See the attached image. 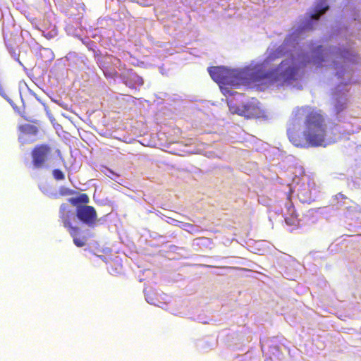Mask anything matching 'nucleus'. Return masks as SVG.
Listing matches in <instances>:
<instances>
[{
    "label": "nucleus",
    "mask_w": 361,
    "mask_h": 361,
    "mask_svg": "<svg viewBox=\"0 0 361 361\" xmlns=\"http://www.w3.org/2000/svg\"><path fill=\"white\" fill-rule=\"evenodd\" d=\"M52 174H53L54 178L56 180H62L65 178V176H64L63 173L59 169L53 170Z\"/></svg>",
    "instance_id": "14"
},
{
    "label": "nucleus",
    "mask_w": 361,
    "mask_h": 361,
    "mask_svg": "<svg viewBox=\"0 0 361 361\" xmlns=\"http://www.w3.org/2000/svg\"><path fill=\"white\" fill-rule=\"evenodd\" d=\"M208 72L211 78L219 84H227L228 71L219 66H212L208 68Z\"/></svg>",
    "instance_id": "8"
},
{
    "label": "nucleus",
    "mask_w": 361,
    "mask_h": 361,
    "mask_svg": "<svg viewBox=\"0 0 361 361\" xmlns=\"http://www.w3.org/2000/svg\"><path fill=\"white\" fill-rule=\"evenodd\" d=\"M344 109V106L342 104L341 106H336V110L338 112L342 111Z\"/></svg>",
    "instance_id": "16"
},
{
    "label": "nucleus",
    "mask_w": 361,
    "mask_h": 361,
    "mask_svg": "<svg viewBox=\"0 0 361 361\" xmlns=\"http://www.w3.org/2000/svg\"><path fill=\"white\" fill-rule=\"evenodd\" d=\"M68 202L75 207L77 219L89 227H94L98 221L96 209L87 205L90 199L87 194L79 193L75 197L68 198Z\"/></svg>",
    "instance_id": "4"
},
{
    "label": "nucleus",
    "mask_w": 361,
    "mask_h": 361,
    "mask_svg": "<svg viewBox=\"0 0 361 361\" xmlns=\"http://www.w3.org/2000/svg\"><path fill=\"white\" fill-rule=\"evenodd\" d=\"M240 116H245V118H252L257 114V107L253 104H247L241 106Z\"/></svg>",
    "instance_id": "10"
},
{
    "label": "nucleus",
    "mask_w": 361,
    "mask_h": 361,
    "mask_svg": "<svg viewBox=\"0 0 361 361\" xmlns=\"http://www.w3.org/2000/svg\"><path fill=\"white\" fill-rule=\"evenodd\" d=\"M288 212L290 214V217H286L285 221L288 226H296L298 224V215L295 214L293 205L291 204L288 207Z\"/></svg>",
    "instance_id": "11"
},
{
    "label": "nucleus",
    "mask_w": 361,
    "mask_h": 361,
    "mask_svg": "<svg viewBox=\"0 0 361 361\" xmlns=\"http://www.w3.org/2000/svg\"><path fill=\"white\" fill-rule=\"evenodd\" d=\"M59 221L67 229L73 238V243L78 247H83L87 243V237L80 235V229L78 226H73L76 221V211L74 212L67 204H61L59 212Z\"/></svg>",
    "instance_id": "5"
},
{
    "label": "nucleus",
    "mask_w": 361,
    "mask_h": 361,
    "mask_svg": "<svg viewBox=\"0 0 361 361\" xmlns=\"http://www.w3.org/2000/svg\"><path fill=\"white\" fill-rule=\"evenodd\" d=\"M228 106L229 107V111L232 114H236L239 115V113L240 112L241 106H238L236 104H233L232 101H230L228 102Z\"/></svg>",
    "instance_id": "13"
},
{
    "label": "nucleus",
    "mask_w": 361,
    "mask_h": 361,
    "mask_svg": "<svg viewBox=\"0 0 361 361\" xmlns=\"http://www.w3.org/2000/svg\"><path fill=\"white\" fill-rule=\"evenodd\" d=\"M329 6L326 4V0H317L314 9V12L311 15V18L318 20L319 17L329 9Z\"/></svg>",
    "instance_id": "9"
},
{
    "label": "nucleus",
    "mask_w": 361,
    "mask_h": 361,
    "mask_svg": "<svg viewBox=\"0 0 361 361\" xmlns=\"http://www.w3.org/2000/svg\"><path fill=\"white\" fill-rule=\"evenodd\" d=\"M289 141L296 147L307 149L325 146L327 124L325 114L310 106L298 107L287 128Z\"/></svg>",
    "instance_id": "1"
},
{
    "label": "nucleus",
    "mask_w": 361,
    "mask_h": 361,
    "mask_svg": "<svg viewBox=\"0 0 361 361\" xmlns=\"http://www.w3.org/2000/svg\"><path fill=\"white\" fill-rule=\"evenodd\" d=\"M279 57V54L274 52L271 54H270L269 56H267L261 65L262 66H266Z\"/></svg>",
    "instance_id": "12"
},
{
    "label": "nucleus",
    "mask_w": 361,
    "mask_h": 361,
    "mask_svg": "<svg viewBox=\"0 0 361 361\" xmlns=\"http://www.w3.org/2000/svg\"><path fill=\"white\" fill-rule=\"evenodd\" d=\"M252 78L256 82L264 80V83L280 82L281 85L291 83L298 78V67L292 60H286L271 71L263 73H255Z\"/></svg>",
    "instance_id": "2"
},
{
    "label": "nucleus",
    "mask_w": 361,
    "mask_h": 361,
    "mask_svg": "<svg viewBox=\"0 0 361 361\" xmlns=\"http://www.w3.org/2000/svg\"><path fill=\"white\" fill-rule=\"evenodd\" d=\"M19 136L18 140L22 145H25L27 142H32L35 140V138L29 140L30 137H35L38 133V128L37 126L31 124L20 125L18 127Z\"/></svg>",
    "instance_id": "7"
},
{
    "label": "nucleus",
    "mask_w": 361,
    "mask_h": 361,
    "mask_svg": "<svg viewBox=\"0 0 361 361\" xmlns=\"http://www.w3.org/2000/svg\"><path fill=\"white\" fill-rule=\"evenodd\" d=\"M51 152L49 145L42 144L36 145L31 152L32 163L35 169L44 166Z\"/></svg>",
    "instance_id": "6"
},
{
    "label": "nucleus",
    "mask_w": 361,
    "mask_h": 361,
    "mask_svg": "<svg viewBox=\"0 0 361 361\" xmlns=\"http://www.w3.org/2000/svg\"><path fill=\"white\" fill-rule=\"evenodd\" d=\"M325 57L329 58L333 60L334 68L336 70V75L338 78H341L344 75L343 66L341 67L338 63H347L348 62L356 61V55L350 50L341 49L340 48L335 49L333 51L325 52L323 54V49L322 46L317 47L313 52L312 62L317 67L322 66V63L325 61Z\"/></svg>",
    "instance_id": "3"
},
{
    "label": "nucleus",
    "mask_w": 361,
    "mask_h": 361,
    "mask_svg": "<svg viewBox=\"0 0 361 361\" xmlns=\"http://www.w3.org/2000/svg\"><path fill=\"white\" fill-rule=\"evenodd\" d=\"M185 230L192 234L197 233L199 231L197 227L191 224H185Z\"/></svg>",
    "instance_id": "15"
}]
</instances>
